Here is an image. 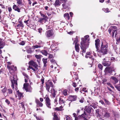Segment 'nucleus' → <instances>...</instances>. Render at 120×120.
<instances>
[{
    "mask_svg": "<svg viewBox=\"0 0 120 120\" xmlns=\"http://www.w3.org/2000/svg\"><path fill=\"white\" fill-rule=\"evenodd\" d=\"M89 37V35H86L84 37V38H81L82 41L80 42V47L82 50V52H85L86 49L88 48L89 44L88 43L89 42V41L90 39H88V38Z\"/></svg>",
    "mask_w": 120,
    "mask_h": 120,
    "instance_id": "nucleus-1",
    "label": "nucleus"
},
{
    "mask_svg": "<svg viewBox=\"0 0 120 120\" xmlns=\"http://www.w3.org/2000/svg\"><path fill=\"white\" fill-rule=\"evenodd\" d=\"M108 46L107 43L102 42L100 49H99L98 51L99 53L98 54L99 56L101 57L102 55H104L107 54L108 51Z\"/></svg>",
    "mask_w": 120,
    "mask_h": 120,
    "instance_id": "nucleus-2",
    "label": "nucleus"
},
{
    "mask_svg": "<svg viewBox=\"0 0 120 120\" xmlns=\"http://www.w3.org/2000/svg\"><path fill=\"white\" fill-rule=\"evenodd\" d=\"M13 78L11 79L10 80L11 81V87L13 90H14V84L15 86V89L17 90H18L17 88V80H18L17 77L16 76L14 75L13 77Z\"/></svg>",
    "mask_w": 120,
    "mask_h": 120,
    "instance_id": "nucleus-3",
    "label": "nucleus"
},
{
    "mask_svg": "<svg viewBox=\"0 0 120 120\" xmlns=\"http://www.w3.org/2000/svg\"><path fill=\"white\" fill-rule=\"evenodd\" d=\"M29 68L33 70L34 72H35L36 70H38V65L33 60H31L29 63Z\"/></svg>",
    "mask_w": 120,
    "mask_h": 120,
    "instance_id": "nucleus-4",
    "label": "nucleus"
},
{
    "mask_svg": "<svg viewBox=\"0 0 120 120\" xmlns=\"http://www.w3.org/2000/svg\"><path fill=\"white\" fill-rule=\"evenodd\" d=\"M108 57H105V58L102 59V64L104 66L109 67L111 64V61L108 60Z\"/></svg>",
    "mask_w": 120,
    "mask_h": 120,
    "instance_id": "nucleus-5",
    "label": "nucleus"
},
{
    "mask_svg": "<svg viewBox=\"0 0 120 120\" xmlns=\"http://www.w3.org/2000/svg\"><path fill=\"white\" fill-rule=\"evenodd\" d=\"M44 99H45V103L47 107L49 109H51V100L49 98L48 96L46 95L45 96V97L44 98Z\"/></svg>",
    "mask_w": 120,
    "mask_h": 120,
    "instance_id": "nucleus-6",
    "label": "nucleus"
},
{
    "mask_svg": "<svg viewBox=\"0 0 120 120\" xmlns=\"http://www.w3.org/2000/svg\"><path fill=\"white\" fill-rule=\"evenodd\" d=\"M46 85V88L48 92H50L49 89L50 87H53L52 82L50 80H48L45 83Z\"/></svg>",
    "mask_w": 120,
    "mask_h": 120,
    "instance_id": "nucleus-7",
    "label": "nucleus"
},
{
    "mask_svg": "<svg viewBox=\"0 0 120 120\" xmlns=\"http://www.w3.org/2000/svg\"><path fill=\"white\" fill-rule=\"evenodd\" d=\"M54 34L53 31L52 30H50L47 31L45 34L46 36L48 38L52 37Z\"/></svg>",
    "mask_w": 120,
    "mask_h": 120,
    "instance_id": "nucleus-8",
    "label": "nucleus"
},
{
    "mask_svg": "<svg viewBox=\"0 0 120 120\" xmlns=\"http://www.w3.org/2000/svg\"><path fill=\"white\" fill-rule=\"evenodd\" d=\"M77 96L76 95H69V96L68 97V100L72 102L73 101H76L77 99Z\"/></svg>",
    "mask_w": 120,
    "mask_h": 120,
    "instance_id": "nucleus-9",
    "label": "nucleus"
},
{
    "mask_svg": "<svg viewBox=\"0 0 120 120\" xmlns=\"http://www.w3.org/2000/svg\"><path fill=\"white\" fill-rule=\"evenodd\" d=\"M100 40L98 39L95 40V47L97 51H98L100 47Z\"/></svg>",
    "mask_w": 120,
    "mask_h": 120,
    "instance_id": "nucleus-10",
    "label": "nucleus"
},
{
    "mask_svg": "<svg viewBox=\"0 0 120 120\" xmlns=\"http://www.w3.org/2000/svg\"><path fill=\"white\" fill-rule=\"evenodd\" d=\"M105 75H107L108 73H111L112 72V70L111 67H107L104 70Z\"/></svg>",
    "mask_w": 120,
    "mask_h": 120,
    "instance_id": "nucleus-11",
    "label": "nucleus"
},
{
    "mask_svg": "<svg viewBox=\"0 0 120 120\" xmlns=\"http://www.w3.org/2000/svg\"><path fill=\"white\" fill-rule=\"evenodd\" d=\"M92 109H93L90 106L87 105L85 107L84 111L90 114V113L91 110Z\"/></svg>",
    "mask_w": 120,
    "mask_h": 120,
    "instance_id": "nucleus-12",
    "label": "nucleus"
},
{
    "mask_svg": "<svg viewBox=\"0 0 120 120\" xmlns=\"http://www.w3.org/2000/svg\"><path fill=\"white\" fill-rule=\"evenodd\" d=\"M111 116V114L108 111L104 112V113L103 116V118L105 119H109Z\"/></svg>",
    "mask_w": 120,
    "mask_h": 120,
    "instance_id": "nucleus-13",
    "label": "nucleus"
},
{
    "mask_svg": "<svg viewBox=\"0 0 120 120\" xmlns=\"http://www.w3.org/2000/svg\"><path fill=\"white\" fill-rule=\"evenodd\" d=\"M64 98V96H60V97L59 100V104L60 105L63 104L64 105H65V103L66 101L63 99Z\"/></svg>",
    "mask_w": 120,
    "mask_h": 120,
    "instance_id": "nucleus-14",
    "label": "nucleus"
},
{
    "mask_svg": "<svg viewBox=\"0 0 120 120\" xmlns=\"http://www.w3.org/2000/svg\"><path fill=\"white\" fill-rule=\"evenodd\" d=\"M13 9L15 11H17L18 12H20V9L18 6H17L15 4H14L13 6Z\"/></svg>",
    "mask_w": 120,
    "mask_h": 120,
    "instance_id": "nucleus-15",
    "label": "nucleus"
},
{
    "mask_svg": "<svg viewBox=\"0 0 120 120\" xmlns=\"http://www.w3.org/2000/svg\"><path fill=\"white\" fill-rule=\"evenodd\" d=\"M47 19H45L44 18H40L39 19L38 22L41 23H42L43 22L45 23L47 21Z\"/></svg>",
    "mask_w": 120,
    "mask_h": 120,
    "instance_id": "nucleus-16",
    "label": "nucleus"
},
{
    "mask_svg": "<svg viewBox=\"0 0 120 120\" xmlns=\"http://www.w3.org/2000/svg\"><path fill=\"white\" fill-rule=\"evenodd\" d=\"M64 96H68L69 94V92L67 89H64L63 90L62 92Z\"/></svg>",
    "mask_w": 120,
    "mask_h": 120,
    "instance_id": "nucleus-17",
    "label": "nucleus"
},
{
    "mask_svg": "<svg viewBox=\"0 0 120 120\" xmlns=\"http://www.w3.org/2000/svg\"><path fill=\"white\" fill-rule=\"evenodd\" d=\"M53 117L52 120H60V118L58 116L56 112H54L53 113Z\"/></svg>",
    "mask_w": 120,
    "mask_h": 120,
    "instance_id": "nucleus-18",
    "label": "nucleus"
},
{
    "mask_svg": "<svg viewBox=\"0 0 120 120\" xmlns=\"http://www.w3.org/2000/svg\"><path fill=\"white\" fill-rule=\"evenodd\" d=\"M17 94L19 99H20L21 98H22L24 96L23 95V93L20 92L19 90H17Z\"/></svg>",
    "mask_w": 120,
    "mask_h": 120,
    "instance_id": "nucleus-19",
    "label": "nucleus"
},
{
    "mask_svg": "<svg viewBox=\"0 0 120 120\" xmlns=\"http://www.w3.org/2000/svg\"><path fill=\"white\" fill-rule=\"evenodd\" d=\"M63 107L62 105H61L59 107H56L53 109L55 111H62L64 110L63 109Z\"/></svg>",
    "mask_w": 120,
    "mask_h": 120,
    "instance_id": "nucleus-20",
    "label": "nucleus"
},
{
    "mask_svg": "<svg viewBox=\"0 0 120 120\" xmlns=\"http://www.w3.org/2000/svg\"><path fill=\"white\" fill-rule=\"evenodd\" d=\"M87 102L88 103H89V104L90 105L93 107H94V101L90 98H89V100H88Z\"/></svg>",
    "mask_w": 120,
    "mask_h": 120,
    "instance_id": "nucleus-21",
    "label": "nucleus"
},
{
    "mask_svg": "<svg viewBox=\"0 0 120 120\" xmlns=\"http://www.w3.org/2000/svg\"><path fill=\"white\" fill-rule=\"evenodd\" d=\"M61 2L59 0H56L55 3L54 4V5L55 7H56L60 5Z\"/></svg>",
    "mask_w": 120,
    "mask_h": 120,
    "instance_id": "nucleus-22",
    "label": "nucleus"
},
{
    "mask_svg": "<svg viewBox=\"0 0 120 120\" xmlns=\"http://www.w3.org/2000/svg\"><path fill=\"white\" fill-rule=\"evenodd\" d=\"M35 101L37 106L38 105V106L40 107H42L43 106V105L42 103L40 102L38 100L36 99Z\"/></svg>",
    "mask_w": 120,
    "mask_h": 120,
    "instance_id": "nucleus-23",
    "label": "nucleus"
},
{
    "mask_svg": "<svg viewBox=\"0 0 120 120\" xmlns=\"http://www.w3.org/2000/svg\"><path fill=\"white\" fill-rule=\"evenodd\" d=\"M114 29H116V30H117V27L116 26H112L108 29V31L109 33L111 34V32L112 31V30H113Z\"/></svg>",
    "mask_w": 120,
    "mask_h": 120,
    "instance_id": "nucleus-24",
    "label": "nucleus"
},
{
    "mask_svg": "<svg viewBox=\"0 0 120 120\" xmlns=\"http://www.w3.org/2000/svg\"><path fill=\"white\" fill-rule=\"evenodd\" d=\"M19 24H18L17 26V29L19 28H20V27H21L22 28H23L24 26L23 23L21 21H19Z\"/></svg>",
    "mask_w": 120,
    "mask_h": 120,
    "instance_id": "nucleus-25",
    "label": "nucleus"
},
{
    "mask_svg": "<svg viewBox=\"0 0 120 120\" xmlns=\"http://www.w3.org/2000/svg\"><path fill=\"white\" fill-rule=\"evenodd\" d=\"M19 107L20 108H22V109H23L25 111V108L24 106V102H22L19 103Z\"/></svg>",
    "mask_w": 120,
    "mask_h": 120,
    "instance_id": "nucleus-26",
    "label": "nucleus"
},
{
    "mask_svg": "<svg viewBox=\"0 0 120 120\" xmlns=\"http://www.w3.org/2000/svg\"><path fill=\"white\" fill-rule=\"evenodd\" d=\"M48 59L43 58L42 60L43 61V63L44 64V67H46V63L47 62Z\"/></svg>",
    "mask_w": 120,
    "mask_h": 120,
    "instance_id": "nucleus-27",
    "label": "nucleus"
},
{
    "mask_svg": "<svg viewBox=\"0 0 120 120\" xmlns=\"http://www.w3.org/2000/svg\"><path fill=\"white\" fill-rule=\"evenodd\" d=\"M78 41L79 40L78 37L77 36H76L75 38V39L74 41L73 44H75V45H79L77 43L78 42Z\"/></svg>",
    "mask_w": 120,
    "mask_h": 120,
    "instance_id": "nucleus-28",
    "label": "nucleus"
},
{
    "mask_svg": "<svg viewBox=\"0 0 120 120\" xmlns=\"http://www.w3.org/2000/svg\"><path fill=\"white\" fill-rule=\"evenodd\" d=\"M80 117L84 119L86 117H87V115L86 112L85 111H84L83 114L81 115Z\"/></svg>",
    "mask_w": 120,
    "mask_h": 120,
    "instance_id": "nucleus-29",
    "label": "nucleus"
},
{
    "mask_svg": "<svg viewBox=\"0 0 120 120\" xmlns=\"http://www.w3.org/2000/svg\"><path fill=\"white\" fill-rule=\"evenodd\" d=\"M64 17L66 19L69 20L70 19L69 15L68 13L64 14Z\"/></svg>",
    "mask_w": 120,
    "mask_h": 120,
    "instance_id": "nucleus-30",
    "label": "nucleus"
},
{
    "mask_svg": "<svg viewBox=\"0 0 120 120\" xmlns=\"http://www.w3.org/2000/svg\"><path fill=\"white\" fill-rule=\"evenodd\" d=\"M111 79L115 82V83L116 84L118 82V80L115 77L113 76L111 77Z\"/></svg>",
    "mask_w": 120,
    "mask_h": 120,
    "instance_id": "nucleus-31",
    "label": "nucleus"
},
{
    "mask_svg": "<svg viewBox=\"0 0 120 120\" xmlns=\"http://www.w3.org/2000/svg\"><path fill=\"white\" fill-rule=\"evenodd\" d=\"M79 45H75V48L76 51L78 52H79Z\"/></svg>",
    "mask_w": 120,
    "mask_h": 120,
    "instance_id": "nucleus-32",
    "label": "nucleus"
},
{
    "mask_svg": "<svg viewBox=\"0 0 120 120\" xmlns=\"http://www.w3.org/2000/svg\"><path fill=\"white\" fill-rule=\"evenodd\" d=\"M39 13L41 15V16L43 18H44L45 19H48V17L47 16H45V15L43 14L41 11H40Z\"/></svg>",
    "mask_w": 120,
    "mask_h": 120,
    "instance_id": "nucleus-33",
    "label": "nucleus"
},
{
    "mask_svg": "<svg viewBox=\"0 0 120 120\" xmlns=\"http://www.w3.org/2000/svg\"><path fill=\"white\" fill-rule=\"evenodd\" d=\"M29 84V83H25L23 85V88L25 90H27V89L28 88V86Z\"/></svg>",
    "mask_w": 120,
    "mask_h": 120,
    "instance_id": "nucleus-34",
    "label": "nucleus"
},
{
    "mask_svg": "<svg viewBox=\"0 0 120 120\" xmlns=\"http://www.w3.org/2000/svg\"><path fill=\"white\" fill-rule=\"evenodd\" d=\"M42 53L44 55L47 56V54H48L47 51L45 50H43L41 51Z\"/></svg>",
    "mask_w": 120,
    "mask_h": 120,
    "instance_id": "nucleus-35",
    "label": "nucleus"
},
{
    "mask_svg": "<svg viewBox=\"0 0 120 120\" xmlns=\"http://www.w3.org/2000/svg\"><path fill=\"white\" fill-rule=\"evenodd\" d=\"M32 88L31 86H30L29 88H28L27 89V90H26V92H32Z\"/></svg>",
    "mask_w": 120,
    "mask_h": 120,
    "instance_id": "nucleus-36",
    "label": "nucleus"
},
{
    "mask_svg": "<svg viewBox=\"0 0 120 120\" xmlns=\"http://www.w3.org/2000/svg\"><path fill=\"white\" fill-rule=\"evenodd\" d=\"M17 1V3L19 5H21L22 3V0H15Z\"/></svg>",
    "mask_w": 120,
    "mask_h": 120,
    "instance_id": "nucleus-37",
    "label": "nucleus"
},
{
    "mask_svg": "<svg viewBox=\"0 0 120 120\" xmlns=\"http://www.w3.org/2000/svg\"><path fill=\"white\" fill-rule=\"evenodd\" d=\"M7 90V88L5 87L4 88L2 89L1 91L2 93L4 94L6 92Z\"/></svg>",
    "mask_w": 120,
    "mask_h": 120,
    "instance_id": "nucleus-38",
    "label": "nucleus"
},
{
    "mask_svg": "<svg viewBox=\"0 0 120 120\" xmlns=\"http://www.w3.org/2000/svg\"><path fill=\"white\" fill-rule=\"evenodd\" d=\"M104 100L106 104L109 105H110V102L108 100L105 99H104Z\"/></svg>",
    "mask_w": 120,
    "mask_h": 120,
    "instance_id": "nucleus-39",
    "label": "nucleus"
},
{
    "mask_svg": "<svg viewBox=\"0 0 120 120\" xmlns=\"http://www.w3.org/2000/svg\"><path fill=\"white\" fill-rule=\"evenodd\" d=\"M62 6L65 9H66L68 7V6L66 5V2H64L62 4Z\"/></svg>",
    "mask_w": 120,
    "mask_h": 120,
    "instance_id": "nucleus-40",
    "label": "nucleus"
},
{
    "mask_svg": "<svg viewBox=\"0 0 120 120\" xmlns=\"http://www.w3.org/2000/svg\"><path fill=\"white\" fill-rule=\"evenodd\" d=\"M26 52L28 53L31 54L33 52V51L32 50L31 48H30L26 50Z\"/></svg>",
    "mask_w": 120,
    "mask_h": 120,
    "instance_id": "nucleus-41",
    "label": "nucleus"
},
{
    "mask_svg": "<svg viewBox=\"0 0 120 120\" xmlns=\"http://www.w3.org/2000/svg\"><path fill=\"white\" fill-rule=\"evenodd\" d=\"M13 93V91L10 88L8 89V93L9 94H12Z\"/></svg>",
    "mask_w": 120,
    "mask_h": 120,
    "instance_id": "nucleus-42",
    "label": "nucleus"
},
{
    "mask_svg": "<svg viewBox=\"0 0 120 120\" xmlns=\"http://www.w3.org/2000/svg\"><path fill=\"white\" fill-rule=\"evenodd\" d=\"M56 91H55L54 89L53 90V92L52 93L51 92L52 94V96L53 98H55L56 95Z\"/></svg>",
    "mask_w": 120,
    "mask_h": 120,
    "instance_id": "nucleus-43",
    "label": "nucleus"
},
{
    "mask_svg": "<svg viewBox=\"0 0 120 120\" xmlns=\"http://www.w3.org/2000/svg\"><path fill=\"white\" fill-rule=\"evenodd\" d=\"M2 11V9H0V22H2L3 21V19L2 18V17L1 16V14Z\"/></svg>",
    "mask_w": 120,
    "mask_h": 120,
    "instance_id": "nucleus-44",
    "label": "nucleus"
},
{
    "mask_svg": "<svg viewBox=\"0 0 120 120\" xmlns=\"http://www.w3.org/2000/svg\"><path fill=\"white\" fill-rule=\"evenodd\" d=\"M22 74L23 75L27 78V79H29V76L25 73L24 72H22Z\"/></svg>",
    "mask_w": 120,
    "mask_h": 120,
    "instance_id": "nucleus-45",
    "label": "nucleus"
},
{
    "mask_svg": "<svg viewBox=\"0 0 120 120\" xmlns=\"http://www.w3.org/2000/svg\"><path fill=\"white\" fill-rule=\"evenodd\" d=\"M98 67L101 70H102L103 69V66L101 64H98Z\"/></svg>",
    "mask_w": 120,
    "mask_h": 120,
    "instance_id": "nucleus-46",
    "label": "nucleus"
},
{
    "mask_svg": "<svg viewBox=\"0 0 120 120\" xmlns=\"http://www.w3.org/2000/svg\"><path fill=\"white\" fill-rule=\"evenodd\" d=\"M35 57L36 58L38 59H40L41 57H43L42 56V55H35Z\"/></svg>",
    "mask_w": 120,
    "mask_h": 120,
    "instance_id": "nucleus-47",
    "label": "nucleus"
},
{
    "mask_svg": "<svg viewBox=\"0 0 120 120\" xmlns=\"http://www.w3.org/2000/svg\"><path fill=\"white\" fill-rule=\"evenodd\" d=\"M73 116L75 118V120H78L79 119L78 118V117H77V116L78 115L74 113L73 114Z\"/></svg>",
    "mask_w": 120,
    "mask_h": 120,
    "instance_id": "nucleus-48",
    "label": "nucleus"
},
{
    "mask_svg": "<svg viewBox=\"0 0 120 120\" xmlns=\"http://www.w3.org/2000/svg\"><path fill=\"white\" fill-rule=\"evenodd\" d=\"M54 12L53 11H48L46 12V13L48 16H49L51 15L52 13H53Z\"/></svg>",
    "mask_w": 120,
    "mask_h": 120,
    "instance_id": "nucleus-49",
    "label": "nucleus"
},
{
    "mask_svg": "<svg viewBox=\"0 0 120 120\" xmlns=\"http://www.w3.org/2000/svg\"><path fill=\"white\" fill-rule=\"evenodd\" d=\"M103 10L105 12L108 13L110 12V11L109 10V9L108 8L103 9Z\"/></svg>",
    "mask_w": 120,
    "mask_h": 120,
    "instance_id": "nucleus-50",
    "label": "nucleus"
},
{
    "mask_svg": "<svg viewBox=\"0 0 120 120\" xmlns=\"http://www.w3.org/2000/svg\"><path fill=\"white\" fill-rule=\"evenodd\" d=\"M107 85L109 86L110 87L112 88V89H114V87L110 83H107Z\"/></svg>",
    "mask_w": 120,
    "mask_h": 120,
    "instance_id": "nucleus-51",
    "label": "nucleus"
},
{
    "mask_svg": "<svg viewBox=\"0 0 120 120\" xmlns=\"http://www.w3.org/2000/svg\"><path fill=\"white\" fill-rule=\"evenodd\" d=\"M33 47L34 49L35 48H40L41 47V46L40 45H35L33 46Z\"/></svg>",
    "mask_w": 120,
    "mask_h": 120,
    "instance_id": "nucleus-52",
    "label": "nucleus"
},
{
    "mask_svg": "<svg viewBox=\"0 0 120 120\" xmlns=\"http://www.w3.org/2000/svg\"><path fill=\"white\" fill-rule=\"evenodd\" d=\"M25 42L26 41H22V42H20L19 44L20 45H23L25 44Z\"/></svg>",
    "mask_w": 120,
    "mask_h": 120,
    "instance_id": "nucleus-53",
    "label": "nucleus"
},
{
    "mask_svg": "<svg viewBox=\"0 0 120 120\" xmlns=\"http://www.w3.org/2000/svg\"><path fill=\"white\" fill-rule=\"evenodd\" d=\"M49 56L48 57L50 59L52 58L53 57V56L52 54L49 53Z\"/></svg>",
    "mask_w": 120,
    "mask_h": 120,
    "instance_id": "nucleus-54",
    "label": "nucleus"
},
{
    "mask_svg": "<svg viewBox=\"0 0 120 120\" xmlns=\"http://www.w3.org/2000/svg\"><path fill=\"white\" fill-rule=\"evenodd\" d=\"M116 41H117L116 42V44H118V43L120 42V37H119V38L118 39H116Z\"/></svg>",
    "mask_w": 120,
    "mask_h": 120,
    "instance_id": "nucleus-55",
    "label": "nucleus"
},
{
    "mask_svg": "<svg viewBox=\"0 0 120 120\" xmlns=\"http://www.w3.org/2000/svg\"><path fill=\"white\" fill-rule=\"evenodd\" d=\"M44 78L43 77H42V79L41 80L42 84H43L44 82Z\"/></svg>",
    "mask_w": 120,
    "mask_h": 120,
    "instance_id": "nucleus-56",
    "label": "nucleus"
},
{
    "mask_svg": "<svg viewBox=\"0 0 120 120\" xmlns=\"http://www.w3.org/2000/svg\"><path fill=\"white\" fill-rule=\"evenodd\" d=\"M99 102L100 103H101L102 105H103L104 106L105 105V104L104 103L103 101L102 100H100Z\"/></svg>",
    "mask_w": 120,
    "mask_h": 120,
    "instance_id": "nucleus-57",
    "label": "nucleus"
},
{
    "mask_svg": "<svg viewBox=\"0 0 120 120\" xmlns=\"http://www.w3.org/2000/svg\"><path fill=\"white\" fill-rule=\"evenodd\" d=\"M8 11L9 14H10L11 12L12 11V9L11 7H9L8 8Z\"/></svg>",
    "mask_w": 120,
    "mask_h": 120,
    "instance_id": "nucleus-58",
    "label": "nucleus"
},
{
    "mask_svg": "<svg viewBox=\"0 0 120 120\" xmlns=\"http://www.w3.org/2000/svg\"><path fill=\"white\" fill-rule=\"evenodd\" d=\"M5 102L8 105H9L10 103V101L7 99H6L5 100Z\"/></svg>",
    "mask_w": 120,
    "mask_h": 120,
    "instance_id": "nucleus-59",
    "label": "nucleus"
},
{
    "mask_svg": "<svg viewBox=\"0 0 120 120\" xmlns=\"http://www.w3.org/2000/svg\"><path fill=\"white\" fill-rule=\"evenodd\" d=\"M117 30H112V36L113 37L115 32Z\"/></svg>",
    "mask_w": 120,
    "mask_h": 120,
    "instance_id": "nucleus-60",
    "label": "nucleus"
},
{
    "mask_svg": "<svg viewBox=\"0 0 120 120\" xmlns=\"http://www.w3.org/2000/svg\"><path fill=\"white\" fill-rule=\"evenodd\" d=\"M115 87L119 91H120V85L119 86H115Z\"/></svg>",
    "mask_w": 120,
    "mask_h": 120,
    "instance_id": "nucleus-61",
    "label": "nucleus"
},
{
    "mask_svg": "<svg viewBox=\"0 0 120 120\" xmlns=\"http://www.w3.org/2000/svg\"><path fill=\"white\" fill-rule=\"evenodd\" d=\"M72 85L73 86L75 87H76L77 86L76 83L75 82H73Z\"/></svg>",
    "mask_w": 120,
    "mask_h": 120,
    "instance_id": "nucleus-62",
    "label": "nucleus"
},
{
    "mask_svg": "<svg viewBox=\"0 0 120 120\" xmlns=\"http://www.w3.org/2000/svg\"><path fill=\"white\" fill-rule=\"evenodd\" d=\"M102 83H103L104 84H105V82H107V80L106 79H104L103 80H102Z\"/></svg>",
    "mask_w": 120,
    "mask_h": 120,
    "instance_id": "nucleus-63",
    "label": "nucleus"
},
{
    "mask_svg": "<svg viewBox=\"0 0 120 120\" xmlns=\"http://www.w3.org/2000/svg\"><path fill=\"white\" fill-rule=\"evenodd\" d=\"M0 5L1 7L2 8L4 9L5 8V6L4 5L2 4H0Z\"/></svg>",
    "mask_w": 120,
    "mask_h": 120,
    "instance_id": "nucleus-64",
    "label": "nucleus"
}]
</instances>
